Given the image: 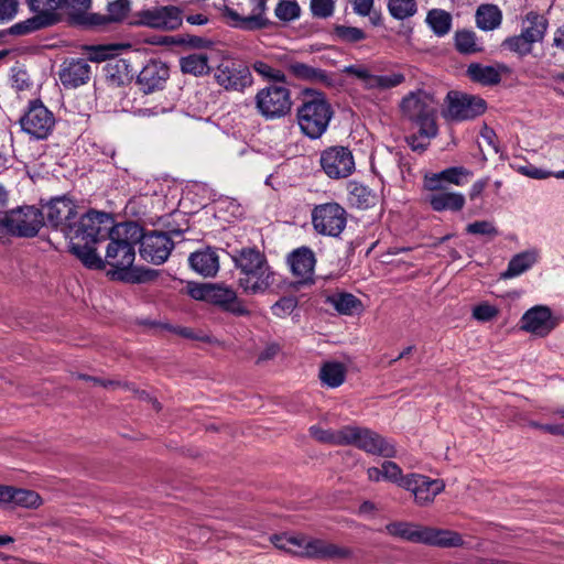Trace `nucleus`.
I'll return each mask as SVG.
<instances>
[{"instance_id":"1","label":"nucleus","mask_w":564,"mask_h":564,"mask_svg":"<svg viewBox=\"0 0 564 564\" xmlns=\"http://www.w3.org/2000/svg\"><path fill=\"white\" fill-rule=\"evenodd\" d=\"M141 238V227L134 223H121L111 228L109 243L106 249L105 265L113 270L112 278L131 283L151 279L150 270L132 268L135 259V245Z\"/></svg>"},{"instance_id":"2","label":"nucleus","mask_w":564,"mask_h":564,"mask_svg":"<svg viewBox=\"0 0 564 564\" xmlns=\"http://www.w3.org/2000/svg\"><path fill=\"white\" fill-rule=\"evenodd\" d=\"M235 268L239 271L238 286L249 295L265 293L275 282V273L265 254L257 247H243L231 253Z\"/></svg>"},{"instance_id":"3","label":"nucleus","mask_w":564,"mask_h":564,"mask_svg":"<svg viewBox=\"0 0 564 564\" xmlns=\"http://www.w3.org/2000/svg\"><path fill=\"white\" fill-rule=\"evenodd\" d=\"M295 118L301 132L310 139L321 138L334 117L333 107L322 90L305 87L297 94Z\"/></svg>"},{"instance_id":"4","label":"nucleus","mask_w":564,"mask_h":564,"mask_svg":"<svg viewBox=\"0 0 564 564\" xmlns=\"http://www.w3.org/2000/svg\"><path fill=\"white\" fill-rule=\"evenodd\" d=\"M404 65L391 62L376 63L372 68L362 64L345 66L343 72L362 83L367 90L388 91L403 85L406 80Z\"/></svg>"},{"instance_id":"5","label":"nucleus","mask_w":564,"mask_h":564,"mask_svg":"<svg viewBox=\"0 0 564 564\" xmlns=\"http://www.w3.org/2000/svg\"><path fill=\"white\" fill-rule=\"evenodd\" d=\"M435 105L436 101L432 94L417 89L402 98L400 109L409 120L420 128L421 135L432 139L438 132Z\"/></svg>"},{"instance_id":"6","label":"nucleus","mask_w":564,"mask_h":564,"mask_svg":"<svg viewBox=\"0 0 564 564\" xmlns=\"http://www.w3.org/2000/svg\"><path fill=\"white\" fill-rule=\"evenodd\" d=\"M253 101L257 113L267 121L284 118L291 112L293 106L291 90L278 84H270L259 89Z\"/></svg>"},{"instance_id":"7","label":"nucleus","mask_w":564,"mask_h":564,"mask_svg":"<svg viewBox=\"0 0 564 564\" xmlns=\"http://www.w3.org/2000/svg\"><path fill=\"white\" fill-rule=\"evenodd\" d=\"M43 225L44 215L34 206H23L0 213V234L34 237Z\"/></svg>"},{"instance_id":"8","label":"nucleus","mask_w":564,"mask_h":564,"mask_svg":"<svg viewBox=\"0 0 564 564\" xmlns=\"http://www.w3.org/2000/svg\"><path fill=\"white\" fill-rule=\"evenodd\" d=\"M112 218L107 213L89 210L78 220H74L70 229L67 230L69 241L99 242L109 238L113 227Z\"/></svg>"},{"instance_id":"9","label":"nucleus","mask_w":564,"mask_h":564,"mask_svg":"<svg viewBox=\"0 0 564 564\" xmlns=\"http://www.w3.org/2000/svg\"><path fill=\"white\" fill-rule=\"evenodd\" d=\"M311 223L316 234L338 238L347 226V212L336 202L318 204L311 210Z\"/></svg>"},{"instance_id":"10","label":"nucleus","mask_w":564,"mask_h":564,"mask_svg":"<svg viewBox=\"0 0 564 564\" xmlns=\"http://www.w3.org/2000/svg\"><path fill=\"white\" fill-rule=\"evenodd\" d=\"M348 445L384 458L397 456L395 445L390 440L367 427L347 425L345 446Z\"/></svg>"},{"instance_id":"11","label":"nucleus","mask_w":564,"mask_h":564,"mask_svg":"<svg viewBox=\"0 0 564 564\" xmlns=\"http://www.w3.org/2000/svg\"><path fill=\"white\" fill-rule=\"evenodd\" d=\"M443 117L452 121L473 120L487 109V102L475 95L452 90L447 94Z\"/></svg>"},{"instance_id":"12","label":"nucleus","mask_w":564,"mask_h":564,"mask_svg":"<svg viewBox=\"0 0 564 564\" xmlns=\"http://www.w3.org/2000/svg\"><path fill=\"white\" fill-rule=\"evenodd\" d=\"M131 24L172 31L182 24L181 10L173 6L144 9L134 14Z\"/></svg>"},{"instance_id":"13","label":"nucleus","mask_w":564,"mask_h":564,"mask_svg":"<svg viewBox=\"0 0 564 564\" xmlns=\"http://www.w3.org/2000/svg\"><path fill=\"white\" fill-rule=\"evenodd\" d=\"M445 481L440 478H430L426 475L411 473L403 484V489L410 491L419 507L432 505L435 498L445 490Z\"/></svg>"},{"instance_id":"14","label":"nucleus","mask_w":564,"mask_h":564,"mask_svg":"<svg viewBox=\"0 0 564 564\" xmlns=\"http://www.w3.org/2000/svg\"><path fill=\"white\" fill-rule=\"evenodd\" d=\"M321 166L328 177L345 178L352 174L355 160L348 148L335 145L322 152Z\"/></svg>"},{"instance_id":"15","label":"nucleus","mask_w":564,"mask_h":564,"mask_svg":"<svg viewBox=\"0 0 564 564\" xmlns=\"http://www.w3.org/2000/svg\"><path fill=\"white\" fill-rule=\"evenodd\" d=\"M24 132L35 139H45L55 124L54 115L41 102L30 104L28 111L20 119Z\"/></svg>"},{"instance_id":"16","label":"nucleus","mask_w":564,"mask_h":564,"mask_svg":"<svg viewBox=\"0 0 564 564\" xmlns=\"http://www.w3.org/2000/svg\"><path fill=\"white\" fill-rule=\"evenodd\" d=\"M214 77L219 86L231 91H243L253 83L250 68L237 62L219 64L215 70Z\"/></svg>"},{"instance_id":"17","label":"nucleus","mask_w":564,"mask_h":564,"mask_svg":"<svg viewBox=\"0 0 564 564\" xmlns=\"http://www.w3.org/2000/svg\"><path fill=\"white\" fill-rule=\"evenodd\" d=\"M138 243H140V256L153 264L164 263L174 247L171 237L161 231H150L147 234L141 231V238Z\"/></svg>"},{"instance_id":"18","label":"nucleus","mask_w":564,"mask_h":564,"mask_svg":"<svg viewBox=\"0 0 564 564\" xmlns=\"http://www.w3.org/2000/svg\"><path fill=\"white\" fill-rule=\"evenodd\" d=\"M77 217L76 205L66 197L53 198L46 206L45 218L47 225L59 229L65 237Z\"/></svg>"},{"instance_id":"19","label":"nucleus","mask_w":564,"mask_h":564,"mask_svg":"<svg viewBox=\"0 0 564 564\" xmlns=\"http://www.w3.org/2000/svg\"><path fill=\"white\" fill-rule=\"evenodd\" d=\"M556 323L550 307L535 305L528 310L520 319V328L527 333L544 337L555 327Z\"/></svg>"},{"instance_id":"20","label":"nucleus","mask_w":564,"mask_h":564,"mask_svg":"<svg viewBox=\"0 0 564 564\" xmlns=\"http://www.w3.org/2000/svg\"><path fill=\"white\" fill-rule=\"evenodd\" d=\"M208 303L237 316L249 314L248 308L239 300L237 292L224 283H212Z\"/></svg>"},{"instance_id":"21","label":"nucleus","mask_w":564,"mask_h":564,"mask_svg":"<svg viewBox=\"0 0 564 564\" xmlns=\"http://www.w3.org/2000/svg\"><path fill=\"white\" fill-rule=\"evenodd\" d=\"M253 8L249 15L242 17L232 8L225 7L224 14L232 21V26L246 31L261 30L270 25V21L264 17L267 9L265 0H250Z\"/></svg>"},{"instance_id":"22","label":"nucleus","mask_w":564,"mask_h":564,"mask_svg":"<svg viewBox=\"0 0 564 564\" xmlns=\"http://www.w3.org/2000/svg\"><path fill=\"white\" fill-rule=\"evenodd\" d=\"M90 65L84 58L66 59L58 72V77L65 88H77L88 83Z\"/></svg>"},{"instance_id":"23","label":"nucleus","mask_w":564,"mask_h":564,"mask_svg":"<svg viewBox=\"0 0 564 564\" xmlns=\"http://www.w3.org/2000/svg\"><path fill=\"white\" fill-rule=\"evenodd\" d=\"M90 6V0H61L59 8L66 11L72 25L97 28V20L101 19L100 13H89Z\"/></svg>"},{"instance_id":"24","label":"nucleus","mask_w":564,"mask_h":564,"mask_svg":"<svg viewBox=\"0 0 564 564\" xmlns=\"http://www.w3.org/2000/svg\"><path fill=\"white\" fill-rule=\"evenodd\" d=\"M473 176V172L464 166H452L438 173L426 175L424 186L429 191H440L444 183L463 186Z\"/></svg>"},{"instance_id":"25","label":"nucleus","mask_w":564,"mask_h":564,"mask_svg":"<svg viewBox=\"0 0 564 564\" xmlns=\"http://www.w3.org/2000/svg\"><path fill=\"white\" fill-rule=\"evenodd\" d=\"M169 78V67L161 61H150L138 75V84L144 93L161 89Z\"/></svg>"},{"instance_id":"26","label":"nucleus","mask_w":564,"mask_h":564,"mask_svg":"<svg viewBox=\"0 0 564 564\" xmlns=\"http://www.w3.org/2000/svg\"><path fill=\"white\" fill-rule=\"evenodd\" d=\"M288 263L293 275L302 282L311 280L316 263L313 250L308 247H300L288 256Z\"/></svg>"},{"instance_id":"27","label":"nucleus","mask_w":564,"mask_h":564,"mask_svg":"<svg viewBox=\"0 0 564 564\" xmlns=\"http://www.w3.org/2000/svg\"><path fill=\"white\" fill-rule=\"evenodd\" d=\"M422 544L441 549L460 547L464 539L456 531L424 525Z\"/></svg>"},{"instance_id":"28","label":"nucleus","mask_w":564,"mask_h":564,"mask_svg":"<svg viewBox=\"0 0 564 564\" xmlns=\"http://www.w3.org/2000/svg\"><path fill=\"white\" fill-rule=\"evenodd\" d=\"M349 551L336 544L323 540H308L303 536L302 556L316 558H343L348 556Z\"/></svg>"},{"instance_id":"29","label":"nucleus","mask_w":564,"mask_h":564,"mask_svg":"<svg viewBox=\"0 0 564 564\" xmlns=\"http://www.w3.org/2000/svg\"><path fill=\"white\" fill-rule=\"evenodd\" d=\"M188 262L196 273L205 278L216 275L219 270L218 254L210 248L193 252L188 258Z\"/></svg>"},{"instance_id":"30","label":"nucleus","mask_w":564,"mask_h":564,"mask_svg":"<svg viewBox=\"0 0 564 564\" xmlns=\"http://www.w3.org/2000/svg\"><path fill=\"white\" fill-rule=\"evenodd\" d=\"M539 261V251L534 248L514 254L506 269L500 273L503 280L519 276L530 270Z\"/></svg>"},{"instance_id":"31","label":"nucleus","mask_w":564,"mask_h":564,"mask_svg":"<svg viewBox=\"0 0 564 564\" xmlns=\"http://www.w3.org/2000/svg\"><path fill=\"white\" fill-rule=\"evenodd\" d=\"M288 69L297 80L307 82L311 84H332L330 76L326 70L302 62L290 63L288 65Z\"/></svg>"},{"instance_id":"32","label":"nucleus","mask_w":564,"mask_h":564,"mask_svg":"<svg viewBox=\"0 0 564 564\" xmlns=\"http://www.w3.org/2000/svg\"><path fill=\"white\" fill-rule=\"evenodd\" d=\"M423 530V524L408 521H393L384 527V532L387 534L411 543L420 544H422Z\"/></svg>"},{"instance_id":"33","label":"nucleus","mask_w":564,"mask_h":564,"mask_svg":"<svg viewBox=\"0 0 564 564\" xmlns=\"http://www.w3.org/2000/svg\"><path fill=\"white\" fill-rule=\"evenodd\" d=\"M96 243L97 242L69 241V251L76 256L86 268L100 270L105 268V260L97 253L95 248Z\"/></svg>"},{"instance_id":"34","label":"nucleus","mask_w":564,"mask_h":564,"mask_svg":"<svg viewBox=\"0 0 564 564\" xmlns=\"http://www.w3.org/2000/svg\"><path fill=\"white\" fill-rule=\"evenodd\" d=\"M28 6L30 11L48 28L61 21V14L57 12L61 0H28Z\"/></svg>"},{"instance_id":"35","label":"nucleus","mask_w":564,"mask_h":564,"mask_svg":"<svg viewBox=\"0 0 564 564\" xmlns=\"http://www.w3.org/2000/svg\"><path fill=\"white\" fill-rule=\"evenodd\" d=\"M429 203L433 210L443 212H459L465 205V196L456 192H443L429 196Z\"/></svg>"},{"instance_id":"36","label":"nucleus","mask_w":564,"mask_h":564,"mask_svg":"<svg viewBox=\"0 0 564 564\" xmlns=\"http://www.w3.org/2000/svg\"><path fill=\"white\" fill-rule=\"evenodd\" d=\"M329 303L339 314L354 315L362 312L361 301L351 293L338 292L327 297Z\"/></svg>"},{"instance_id":"37","label":"nucleus","mask_w":564,"mask_h":564,"mask_svg":"<svg viewBox=\"0 0 564 564\" xmlns=\"http://www.w3.org/2000/svg\"><path fill=\"white\" fill-rule=\"evenodd\" d=\"M318 377L324 386L337 388L345 381L346 367L338 361H326L322 365Z\"/></svg>"},{"instance_id":"38","label":"nucleus","mask_w":564,"mask_h":564,"mask_svg":"<svg viewBox=\"0 0 564 564\" xmlns=\"http://www.w3.org/2000/svg\"><path fill=\"white\" fill-rule=\"evenodd\" d=\"M547 29V20L536 13L529 12L525 18V24L522 30V34L531 42H541L545 35Z\"/></svg>"},{"instance_id":"39","label":"nucleus","mask_w":564,"mask_h":564,"mask_svg":"<svg viewBox=\"0 0 564 564\" xmlns=\"http://www.w3.org/2000/svg\"><path fill=\"white\" fill-rule=\"evenodd\" d=\"M208 56L202 53L189 54L180 59V66L183 73L194 76H204L210 72Z\"/></svg>"},{"instance_id":"40","label":"nucleus","mask_w":564,"mask_h":564,"mask_svg":"<svg viewBox=\"0 0 564 564\" xmlns=\"http://www.w3.org/2000/svg\"><path fill=\"white\" fill-rule=\"evenodd\" d=\"M130 0H113L109 2L107 14H100L101 19L97 20V28L123 21L130 11Z\"/></svg>"},{"instance_id":"41","label":"nucleus","mask_w":564,"mask_h":564,"mask_svg":"<svg viewBox=\"0 0 564 564\" xmlns=\"http://www.w3.org/2000/svg\"><path fill=\"white\" fill-rule=\"evenodd\" d=\"M348 200L352 207L367 209L375 204V195L367 186L351 182L348 184Z\"/></svg>"},{"instance_id":"42","label":"nucleus","mask_w":564,"mask_h":564,"mask_svg":"<svg viewBox=\"0 0 564 564\" xmlns=\"http://www.w3.org/2000/svg\"><path fill=\"white\" fill-rule=\"evenodd\" d=\"M7 503L22 508H37L42 503L40 495L30 489H22L9 486Z\"/></svg>"},{"instance_id":"43","label":"nucleus","mask_w":564,"mask_h":564,"mask_svg":"<svg viewBox=\"0 0 564 564\" xmlns=\"http://www.w3.org/2000/svg\"><path fill=\"white\" fill-rule=\"evenodd\" d=\"M467 74L473 82L481 85H496L501 80V75L494 66L470 64Z\"/></svg>"},{"instance_id":"44","label":"nucleus","mask_w":564,"mask_h":564,"mask_svg":"<svg viewBox=\"0 0 564 564\" xmlns=\"http://www.w3.org/2000/svg\"><path fill=\"white\" fill-rule=\"evenodd\" d=\"M476 22L481 30H494L501 23V12L494 4H482L476 12Z\"/></svg>"},{"instance_id":"45","label":"nucleus","mask_w":564,"mask_h":564,"mask_svg":"<svg viewBox=\"0 0 564 564\" xmlns=\"http://www.w3.org/2000/svg\"><path fill=\"white\" fill-rule=\"evenodd\" d=\"M347 425L339 430H325L318 425L310 427V434L318 442L336 446H345Z\"/></svg>"},{"instance_id":"46","label":"nucleus","mask_w":564,"mask_h":564,"mask_svg":"<svg viewBox=\"0 0 564 564\" xmlns=\"http://www.w3.org/2000/svg\"><path fill=\"white\" fill-rule=\"evenodd\" d=\"M426 23L437 36H444L451 31L452 15L442 9H433L427 13Z\"/></svg>"},{"instance_id":"47","label":"nucleus","mask_w":564,"mask_h":564,"mask_svg":"<svg viewBox=\"0 0 564 564\" xmlns=\"http://www.w3.org/2000/svg\"><path fill=\"white\" fill-rule=\"evenodd\" d=\"M388 9L393 18L404 20L414 15L417 7L415 0H390Z\"/></svg>"},{"instance_id":"48","label":"nucleus","mask_w":564,"mask_h":564,"mask_svg":"<svg viewBox=\"0 0 564 564\" xmlns=\"http://www.w3.org/2000/svg\"><path fill=\"white\" fill-rule=\"evenodd\" d=\"M252 68L261 77L271 80L272 84L281 85L286 83V75L283 70L274 68L263 61H256L252 64Z\"/></svg>"},{"instance_id":"49","label":"nucleus","mask_w":564,"mask_h":564,"mask_svg":"<svg viewBox=\"0 0 564 564\" xmlns=\"http://www.w3.org/2000/svg\"><path fill=\"white\" fill-rule=\"evenodd\" d=\"M275 17L283 22H291L300 18L301 8L296 1L281 0L275 9Z\"/></svg>"},{"instance_id":"50","label":"nucleus","mask_w":564,"mask_h":564,"mask_svg":"<svg viewBox=\"0 0 564 564\" xmlns=\"http://www.w3.org/2000/svg\"><path fill=\"white\" fill-rule=\"evenodd\" d=\"M455 46L458 52L471 54L479 51L476 42V34L473 31H458L455 34Z\"/></svg>"},{"instance_id":"51","label":"nucleus","mask_w":564,"mask_h":564,"mask_svg":"<svg viewBox=\"0 0 564 564\" xmlns=\"http://www.w3.org/2000/svg\"><path fill=\"white\" fill-rule=\"evenodd\" d=\"M48 28L47 25H45L42 20H40L36 15H33L24 21H20L15 24H13L10 29H9V33L11 35H26V34H30V33H33L35 31H39V30H42V29H46Z\"/></svg>"},{"instance_id":"52","label":"nucleus","mask_w":564,"mask_h":564,"mask_svg":"<svg viewBox=\"0 0 564 564\" xmlns=\"http://www.w3.org/2000/svg\"><path fill=\"white\" fill-rule=\"evenodd\" d=\"M272 543L275 547L289 553L301 555L303 536L274 535Z\"/></svg>"},{"instance_id":"53","label":"nucleus","mask_w":564,"mask_h":564,"mask_svg":"<svg viewBox=\"0 0 564 564\" xmlns=\"http://www.w3.org/2000/svg\"><path fill=\"white\" fill-rule=\"evenodd\" d=\"M466 232L475 236H486L490 239L499 235V230L494 221L490 220H477L470 223L465 228Z\"/></svg>"},{"instance_id":"54","label":"nucleus","mask_w":564,"mask_h":564,"mask_svg":"<svg viewBox=\"0 0 564 564\" xmlns=\"http://www.w3.org/2000/svg\"><path fill=\"white\" fill-rule=\"evenodd\" d=\"M334 34L345 43H357L366 39V33L356 26L336 25Z\"/></svg>"},{"instance_id":"55","label":"nucleus","mask_w":564,"mask_h":564,"mask_svg":"<svg viewBox=\"0 0 564 564\" xmlns=\"http://www.w3.org/2000/svg\"><path fill=\"white\" fill-rule=\"evenodd\" d=\"M382 468L383 480L397 484L399 487L403 488V484L408 480V475H403L401 467L397 463L384 460Z\"/></svg>"},{"instance_id":"56","label":"nucleus","mask_w":564,"mask_h":564,"mask_svg":"<svg viewBox=\"0 0 564 564\" xmlns=\"http://www.w3.org/2000/svg\"><path fill=\"white\" fill-rule=\"evenodd\" d=\"M502 45L505 47H507L508 50H510L514 53H518L521 56H524V55L531 53L533 43H531L521 33L519 35L508 37L507 40L503 41Z\"/></svg>"},{"instance_id":"57","label":"nucleus","mask_w":564,"mask_h":564,"mask_svg":"<svg viewBox=\"0 0 564 564\" xmlns=\"http://www.w3.org/2000/svg\"><path fill=\"white\" fill-rule=\"evenodd\" d=\"M172 330L175 334H177L184 338L203 341V343H208V344H218V340L215 337H213L212 335H209L203 330H195L189 327H181V326L174 327Z\"/></svg>"},{"instance_id":"58","label":"nucleus","mask_w":564,"mask_h":564,"mask_svg":"<svg viewBox=\"0 0 564 564\" xmlns=\"http://www.w3.org/2000/svg\"><path fill=\"white\" fill-rule=\"evenodd\" d=\"M499 314V308L488 302H482L473 308V317L478 322H489L496 318Z\"/></svg>"},{"instance_id":"59","label":"nucleus","mask_w":564,"mask_h":564,"mask_svg":"<svg viewBox=\"0 0 564 564\" xmlns=\"http://www.w3.org/2000/svg\"><path fill=\"white\" fill-rule=\"evenodd\" d=\"M310 8L313 17L327 19L333 15L335 10L334 0H311Z\"/></svg>"},{"instance_id":"60","label":"nucleus","mask_w":564,"mask_h":564,"mask_svg":"<svg viewBox=\"0 0 564 564\" xmlns=\"http://www.w3.org/2000/svg\"><path fill=\"white\" fill-rule=\"evenodd\" d=\"M297 306V300L294 296H284L275 302L271 310L276 317H285L290 315Z\"/></svg>"},{"instance_id":"61","label":"nucleus","mask_w":564,"mask_h":564,"mask_svg":"<svg viewBox=\"0 0 564 564\" xmlns=\"http://www.w3.org/2000/svg\"><path fill=\"white\" fill-rule=\"evenodd\" d=\"M210 285L212 283L188 282L186 285V292L192 299L208 303Z\"/></svg>"},{"instance_id":"62","label":"nucleus","mask_w":564,"mask_h":564,"mask_svg":"<svg viewBox=\"0 0 564 564\" xmlns=\"http://www.w3.org/2000/svg\"><path fill=\"white\" fill-rule=\"evenodd\" d=\"M17 0H0V23L12 20L18 13Z\"/></svg>"},{"instance_id":"63","label":"nucleus","mask_w":564,"mask_h":564,"mask_svg":"<svg viewBox=\"0 0 564 564\" xmlns=\"http://www.w3.org/2000/svg\"><path fill=\"white\" fill-rule=\"evenodd\" d=\"M430 139L425 138L424 135L419 134H412L406 138L408 144L413 151H420L423 152L427 149L430 142Z\"/></svg>"},{"instance_id":"64","label":"nucleus","mask_w":564,"mask_h":564,"mask_svg":"<svg viewBox=\"0 0 564 564\" xmlns=\"http://www.w3.org/2000/svg\"><path fill=\"white\" fill-rule=\"evenodd\" d=\"M375 0H352L354 12L360 17L370 14Z\"/></svg>"}]
</instances>
